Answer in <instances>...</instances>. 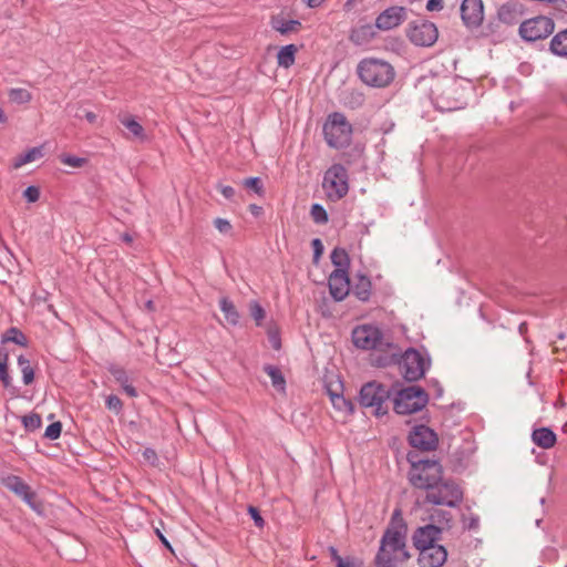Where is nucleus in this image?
Wrapping results in <instances>:
<instances>
[{
    "label": "nucleus",
    "mask_w": 567,
    "mask_h": 567,
    "mask_svg": "<svg viewBox=\"0 0 567 567\" xmlns=\"http://www.w3.org/2000/svg\"><path fill=\"white\" fill-rule=\"evenodd\" d=\"M406 533L408 525L401 511L395 509L380 540V547L374 558L377 567H395L411 557L406 549Z\"/></svg>",
    "instance_id": "1"
},
{
    "label": "nucleus",
    "mask_w": 567,
    "mask_h": 567,
    "mask_svg": "<svg viewBox=\"0 0 567 567\" xmlns=\"http://www.w3.org/2000/svg\"><path fill=\"white\" fill-rule=\"evenodd\" d=\"M472 84L456 76L436 79L430 89V99L434 107L441 112L462 110L467 105Z\"/></svg>",
    "instance_id": "2"
},
{
    "label": "nucleus",
    "mask_w": 567,
    "mask_h": 567,
    "mask_svg": "<svg viewBox=\"0 0 567 567\" xmlns=\"http://www.w3.org/2000/svg\"><path fill=\"white\" fill-rule=\"evenodd\" d=\"M406 461L411 466L408 478L413 487L426 489L442 481L443 466L439 460L423 458L419 452L410 451L406 454Z\"/></svg>",
    "instance_id": "3"
},
{
    "label": "nucleus",
    "mask_w": 567,
    "mask_h": 567,
    "mask_svg": "<svg viewBox=\"0 0 567 567\" xmlns=\"http://www.w3.org/2000/svg\"><path fill=\"white\" fill-rule=\"evenodd\" d=\"M359 79L371 87H385L392 83L395 71L388 61L377 58H364L357 66Z\"/></svg>",
    "instance_id": "4"
},
{
    "label": "nucleus",
    "mask_w": 567,
    "mask_h": 567,
    "mask_svg": "<svg viewBox=\"0 0 567 567\" xmlns=\"http://www.w3.org/2000/svg\"><path fill=\"white\" fill-rule=\"evenodd\" d=\"M392 395L393 388H386L378 381H370L361 386L358 401L361 406L373 409V414L379 417L388 414V401Z\"/></svg>",
    "instance_id": "5"
},
{
    "label": "nucleus",
    "mask_w": 567,
    "mask_h": 567,
    "mask_svg": "<svg viewBox=\"0 0 567 567\" xmlns=\"http://www.w3.org/2000/svg\"><path fill=\"white\" fill-rule=\"evenodd\" d=\"M427 403L429 394L420 385L393 390V411L399 415H410L420 412Z\"/></svg>",
    "instance_id": "6"
},
{
    "label": "nucleus",
    "mask_w": 567,
    "mask_h": 567,
    "mask_svg": "<svg viewBox=\"0 0 567 567\" xmlns=\"http://www.w3.org/2000/svg\"><path fill=\"white\" fill-rule=\"evenodd\" d=\"M323 134L329 146L342 148L351 142L352 125L342 113L333 112L328 116L323 125Z\"/></svg>",
    "instance_id": "7"
},
{
    "label": "nucleus",
    "mask_w": 567,
    "mask_h": 567,
    "mask_svg": "<svg viewBox=\"0 0 567 567\" xmlns=\"http://www.w3.org/2000/svg\"><path fill=\"white\" fill-rule=\"evenodd\" d=\"M425 502L437 506L456 507L463 501V491L452 480L433 484V487L425 489Z\"/></svg>",
    "instance_id": "8"
},
{
    "label": "nucleus",
    "mask_w": 567,
    "mask_h": 567,
    "mask_svg": "<svg viewBox=\"0 0 567 567\" xmlns=\"http://www.w3.org/2000/svg\"><path fill=\"white\" fill-rule=\"evenodd\" d=\"M398 364L400 373L405 381L416 382L430 369L431 360L425 358L419 350L409 348L404 353L400 354Z\"/></svg>",
    "instance_id": "9"
},
{
    "label": "nucleus",
    "mask_w": 567,
    "mask_h": 567,
    "mask_svg": "<svg viewBox=\"0 0 567 567\" xmlns=\"http://www.w3.org/2000/svg\"><path fill=\"white\" fill-rule=\"evenodd\" d=\"M322 187L331 202H338L346 197L349 192L347 168L339 163L331 165L324 173Z\"/></svg>",
    "instance_id": "10"
},
{
    "label": "nucleus",
    "mask_w": 567,
    "mask_h": 567,
    "mask_svg": "<svg viewBox=\"0 0 567 567\" xmlns=\"http://www.w3.org/2000/svg\"><path fill=\"white\" fill-rule=\"evenodd\" d=\"M406 38L416 47L430 48L439 39V30L434 22L420 18L411 21L405 29Z\"/></svg>",
    "instance_id": "11"
},
{
    "label": "nucleus",
    "mask_w": 567,
    "mask_h": 567,
    "mask_svg": "<svg viewBox=\"0 0 567 567\" xmlns=\"http://www.w3.org/2000/svg\"><path fill=\"white\" fill-rule=\"evenodd\" d=\"M353 344L362 350H382L384 347L394 348V344L385 341L383 332L375 326L363 324L352 331Z\"/></svg>",
    "instance_id": "12"
},
{
    "label": "nucleus",
    "mask_w": 567,
    "mask_h": 567,
    "mask_svg": "<svg viewBox=\"0 0 567 567\" xmlns=\"http://www.w3.org/2000/svg\"><path fill=\"white\" fill-rule=\"evenodd\" d=\"M555 29L554 20L549 17L538 16L523 21L518 33L526 42H535L549 37Z\"/></svg>",
    "instance_id": "13"
},
{
    "label": "nucleus",
    "mask_w": 567,
    "mask_h": 567,
    "mask_svg": "<svg viewBox=\"0 0 567 567\" xmlns=\"http://www.w3.org/2000/svg\"><path fill=\"white\" fill-rule=\"evenodd\" d=\"M408 442L416 452H432L439 445V436L431 427L419 424L410 431Z\"/></svg>",
    "instance_id": "14"
},
{
    "label": "nucleus",
    "mask_w": 567,
    "mask_h": 567,
    "mask_svg": "<svg viewBox=\"0 0 567 567\" xmlns=\"http://www.w3.org/2000/svg\"><path fill=\"white\" fill-rule=\"evenodd\" d=\"M409 9L406 7L391 6L378 14L375 27L380 31L393 30L406 21Z\"/></svg>",
    "instance_id": "15"
},
{
    "label": "nucleus",
    "mask_w": 567,
    "mask_h": 567,
    "mask_svg": "<svg viewBox=\"0 0 567 567\" xmlns=\"http://www.w3.org/2000/svg\"><path fill=\"white\" fill-rule=\"evenodd\" d=\"M461 19L467 29H476L484 20L483 0H463L460 7Z\"/></svg>",
    "instance_id": "16"
},
{
    "label": "nucleus",
    "mask_w": 567,
    "mask_h": 567,
    "mask_svg": "<svg viewBox=\"0 0 567 567\" xmlns=\"http://www.w3.org/2000/svg\"><path fill=\"white\" fill-rule=\"evenodd\" d=\"M443 527L435 524H426L417 527L412 535V543L415 548L437 547L436 544L442 536Z\"/></svg>",
    "instance_id": "17"
},
{
    "label": "nucleus",
    "mask_w": 567,
    "mask_h": 567,
    "mask_svg": "<svg viewBox=\"0 0 567 567\" xmlns=\"http://www.w3.org/2000/svg\"><path fill=\"white\" fill-rule=\"evenodd\" d=\"M329 290L336 301H342L350 292V278L348 271L334 269L329 276Z\"/></svg>",
    "instance_id": "18"
},
{
    "label": "nucleus",
    "mask_w": 567,
    "mask_h": 567,
    "mask_svg": "<svg viewBox=\"0 0 567 567\" xmlns=\"http://www.w3.org/2000/svg\"><path fill=\"white\" fill-rule=\"evenodd\" d=\"M419 567H441L447 559V550L442 546L416 548Z\"/></svg>",
    "instance_id": "19"
},
{
    "label": "nucleus",
    "mask_w": 567,
    "mask_h": 567,
    "mask_svg": "<svg viewBox=\"0 0 567 567\" xmlns=\"http://www.w3.org/2000/svg\"><path fill=\"white\" fill-rule=\"evenodd\" d=\"M375 24L361 23V21L350 29L349 40L355 47H365L370 44L378 35Z\"/></svg>",
    "instance_id": "20"
},
{
    "label": "nucleus",
    "mask_w": 567,
    "mask_h": 567,
    "mask_svg": "<svg viewBox=\"0 0 567 567\" xmlns=\"http://www.w3.org/2000/svg\"><path fill=\"white\" fill-rule=\"evenodd\" d=\"M525 13V7L517 0H509L497 9V16L503 24L514 25Z\"/></svg>",
    "instance_id": "21"
},
{
    "label": "nucleus",
    "mask_w": 567,
    "mask_h": 567,
    "mask_svg": "<svg viewBox=\"0 0 567 567\" xmlns=\"http://www.w3.org/2000/svg\"><path fill=\"white\" fill-rule=\"evenodd\" d=\"M400 353L396 347L389 348L384 347L382 350H374L371 354L372 364L378 368H385L392 364H398Z\"/></svg>",
    "instance_id": "22"
},
{
    "label": "nucleus",
    "mask_w": 567,
    "mask_h": 567,
    "mask_svg": "<svg viewBox=\"0 0 567 567\" xmlns=\"http://www.w3.org/2000/svg\"><path fill=\"white\" fill-rule=\"evenodd\" d=\"M107 371L111 373V375L114 378V380L121 385L123 391L130 398H136L138 395L137 390L130 383V378L124 368H122L115 363H111L107 367Z\"/></svg>",
    "instance_id": "23"
},
{
    "label": "nucleus",
    "mask_w": 567,
    "mask_h": 567,
    "mask_svg": "<svg viewBox=\"0 0 567 567\" xmlns=\"http://www.w3.org/2000/svg\"><path fill=\"white\" fill-rule=\"evenodd\" d=\"M269 23H270L271 29L279 32L281 35H287L289 33H297L302 28V24L299 20H296V19L286 20L280 14L271 16Z\"/></svg>",
    "instance_id": "24"
},
{
    "label": "nucleus",
    "mask_w": 567,
    "mask_h": 567,
    "mask_svg": "<svg viewBox=\"0 0 567 567\" xmlns=\"http://www.w3.org/2000/svg\"><path fill=\"white\" fill-rule=\"evenodd\" d=\"M532 441L535 445L548 450L556 444L557 435L550 427L543 426L533 431Z\"/></svg>",
    "instance_id": "25"
},
{
    "label": "nucleus",
    "mask_w": 567,
    "mask_h": 567,
    "mask_svg": "<svg viewBox=\"0 0 567 567\" xmlns=\"http://www.w3.org/2000/svg\"><path fill=\"white\" fill-rule=\"evenodd\" d=\"M372 284L368 276L358 274L354 284L350 287V291L360 300L368 301L371 296Z\"/></svg>",
    "instance_id": "26"
},
{
    "label": "nucleus",
    "mask_w": 567,
    "mask_h": 567,
    "mask_svg": "<svg viewBox=\"0 0 567 567\" xmlns=\"http://www.w3.org/2000/svg\"><path fill=\"white\" fill-rule=\"evenodd\" d=\"M0 483L19 498H22L24 494L31 489L29 484H27L20 476L13 474L2 477Z\"/></svg>",
    "instance_id": "27"
},
{
    "label": "nucleus",
    "mask_w": 567,
    "mask_h": 567,
    "mask_svg": "<svg viewBox=\"0 0 567 567\" xmlns=\"http://www.w3.org/2000/svg\"><path fill=\"white\" fill-rule=\"evenodd\" d=\"M298 48L296 44H287L279 49L277 53V64L280 68L289 69L296 61Z\"/></svg>",
    "instance_id": "28"
},
{
    "label": "nucleus",
    "mask_w": 567,
    "mask_h": 567,
    "mask_svg": "<svg viewBox=\"0 0 567 567\" xmlns=\"http://www.w3.org/2000/svg\"><path fill=\"white\" fill-rule=\"evenodd\" d=\"M219 308L225 316L226 321L230 326H237L240 321V315L236 309L234 302L228 297H223L219 300Z\"/></svg>",
    "instance_id": "29"
},
{
    "label": "nucleus",
    "mask_w": 567,
    "mask_h": 567,
    "mask_svg": "<svg viewBox=\"0 0 567 567\" xmlns=\"http://www.w3.org/2000/svg\"><path fill=\"white\" fill-rule=\"evenodd\" d=\"M549 50L557 56H567V28L553 37L549 43Z\"/></svg>",
    "instance_id": "30"
},
{
    "label": "nucleus",
    "mask_w": 567,
    "mask_h": 567,
    "mask_svg": "<svg viewBox=\"0 0 567 567\" xmlns=\"http://www.w3.org/2000/svg\"><path fill=\"white\" fill-rule=\"evenodd\" d=\"M327 391L336 410L346 412L348 414H352L354 412L355 406L350 399H346L342 394L334 392L330 388H328Z\"/></svg>",
    "instance_id": "31"
},
{
    "label": "nucleus",
    "mask_w": 567,
    "mask_h": 567,
    "mask_svg": "<svg viewBox=\"0 0 567 567\" xmlns=\"http://www.w3.org/2000/svg\"><path fill=\"white\" fill-rule=\"evenodd\" d=\"M262 370L270 377L271 384L278 392L286 391V379L277 365L265 364Z\"/></svg>",
    "instance_id": "32"
},
{
    "label": "nucleus",
    "mask_w": 567,
    "mask_h": 567,
    "mask_svg": "<svg viewBox=\"0 0 567 567\" xmlns=\"http://www.w3.org/2000/svg\"><path fill=\"white\" fill-rule=\"evenodd\" d=\"M331 262L336 269L348 271L350 267V257L344 248L336 247L330 255Z\"/></svg>",
    "instance_id": "33"
},
{
    "label": "nucleus",
    "mask_w": 567,
    "mask_h": 567,
    "mask_svg": "<svg viewBox=\"0 0 567 567\" xmlns=\"http://www.w3.org/2000/svg\"><path fill=\"white\" fill-rule=\"evenodd\" d=\"M503 21L498 19V16L496 14V18L489 20L483 29V35L487 38H492L493 41H499L503 38V30H502Z\"/></svg>",
    "instance_id": "34"
},
{
    "label": "nucleus",
    "mask_w": 567,
    "mask_h": 567,
    "mask_svg": "<svg viewBox=\"0 0 567 567\" xmlns=\"http://www.w3.org/2000/svg\"><path fill=\"white\" fill-rule=\"evenodd\" d=\"M1 342L2 343L13 342V343H16L18 346H21V347H27L28 346L27 337L17 327H10L9 329H7V331L2 334Z\"/></svg>",
    "instance_id": "35"
},
{
    "label": "nucleus",
    "mask_w": 567,
    "mask_h": 567,
    "mask_svg": "<svg viewBox=\"0 0 567 567\" xmlns=\"http://www.w3.org/2000/svg\"><path fill=\"white\" fill-rule=\"evenodd\" d=\"M430 520L432 524H440L441 527L450 529L452 527L453 516L449 511L434 508L430 512Z\"/></svg>",
    "instance_id": "36"
},
{
    "label": "nucleus",
    "mask_w": 567,
    "mask_h": 567,
    "mask_svg": "<svg viewBox=\"0 0 567 567\" xmlns=\"http://www.w3.org/2000/svg\"><path fill=\"white\" fill-rule=\"evenodd\" d=\"M42 156L43 150L41 146L32 147L28 152L16 157L13 165L16 168H19L30 162L41 158Z\"/></svg>",
    "instance_id": "37"
},
{
    "label": "nucleus",
    "mask_w": 567,
    "mask_h": 567,
    "mask_svg": "<svg viewBox=\"0 0 567 567\" xmlns=\"http://www.w3.org/2000/svg\"><path fill=\"white\" fill-rule=\"evenodd\" d=\"M18 365L22 373V381L25 385L34 381V369L31 367L30 360L24 355L18 357Z\"/></svg>",
    "instance_id": "38"
},
{
    "label": "nucleus",
    "mask_w": 567,
    "mask_h": 567,
    "mask_svg": "<svg viewBox=\"0 0 567 567\" xmlns=\"http://www.w3.org/2000/svg\"><path fill=\"white\" fill-rule=\"evenodd\" d=\"M21 499L37 514H44V504L32 488Z\"/></svg>",
    "instance_id": "39"
},
{
    "label": "nucleus",
    "mask_w": 567,
    "mask_h": 567,
    "mask_svg": "<svg viewBox=\"0 0 567 567\" xmlns=\"http://www.w3.org/2000/svg\"><path fill=\"white\" fill-rule=\"evenodd\" d=\"M120 122L132 133L134 137L140 140L145 138V131L143 126L134 117H123Z\"/></svg>",
    "instance_id": "40"
},
{
    "label": "nucleus",
    "mask_w": 567,
    "mask_h": 567,
    "mask_svg": "<svg viewBox=\"0 0 567 567\" xmlns=\"http://www.w3.org/2000/svg\"><path fill=\"white\" fill-rule=\"evenodd\" d=\"M8 96L11 102H14L18 104H25L32 100L31 93L28 90L22 89V87L11 89L9 91Z\"/></svg>",
    "instance_id": "41"
},
{
    "label": "nucleus",
    "mask_w": 567,
    "mask_h": 567,
    "mask_svg": "<svg viewBox=\"0 0 567 567\" xmlns=\"http://www.w3.org/2000/svg\"><path fill=\"white\" fill-rule=\"evenodd\" d=\"M310 216L312 220L318 225H324L329 221V215L326 208L321 204H312L310 208Z\"/></svg>",
    "instance_id": "42"
},
{
    "label": "nucleus",
    "mask_w": 567,
    "mask_h": 567,
    "mask_svg": "<svg viewBox=\"0 0 567 567\" xmlns=\"http://www.w3.org/2000/svg\"><path fill=\"white\" fill-rule=\"evenodd\" d=\"M250 316L256 322V326L260 327L264 319L266 318V311L257 300H251L248 305Z\"/></svg>",
    "instance_id": "43"
},
{
    "label": "nucleus",
    "mask_w": 567,
    "mask_h": 567,
    "mask_svg": "<svg viewBox=\"0 0 567 567\" xmlns=\"http://www.w3.org/2000/svg\"><path fill=\"white\" fill-rule=\"evenodd\" d=\"M22 424L28 432H34L42 425V419L38 413H30L22 416Z\"/></svg>",
    "instance_id": "44"
},
{
    "label": "nucleus",
    "mask_w": 567,
    "mask_h": 567,
    "mask_svg": "<svg viewBox=\"0 0 567 567\" xmlns=\"http://www.w3.org/2000/svg\"><path fill=\"white\" fill-rule=\"evenodd\" d=\"M62 432V423L60 421L49 424L44 432V437L49 440H56Z\"/></svg>",
    "instance_id": "45"
},
{
    "label": "nucleus",
    "mask_w": 567,
    "mask_h": 567,
    "mask_svg": "<svg viewBox=\"0 0 567 567\" xmlns=\"http://www.w3.org/2000/svg\"><path fill=\"white\" fill-rule=\"evenodd\" d=\"M105 406L110 410L118 414L123 409L122 400L115 395L110 394L105 400Z\"/></svg>",
    "instance_id": "46"
},
{
    "label": "nucleus",
    "mask_w": 567,
    "mask_h": 567,
    "mask_svg": "<svg viewBox=\"0 0 567 567\" xmlns=\"http://www.w3.org/2000/svg\"><path fill=\"white\" fill-rule=\"evenodd\" d=\"M244 186L252 189L256 194L261 195L264 193V187L260 177H248L243 182Z\"/></svg>",
    "instance_id": "47"
},
{
    "label": "nucleus",
    "mask_w": 567,
    "mask_h": 567,
    "mask_svg": "<svg viewBox=\"0 0 567 567\" xmlns=\"http://www.w3.org/2000/svg\"><path fill=\"white\" fill-rule=\"evenodd\" d=\"M364 103V95L359 92H351L349 96L347 97L346 105L350 106L351 109H358L362 106Z\"/></svg>",
    "instance_id": "48"
},
{
    "label": "nucleus",
    "mask_w": 567,
    "mask_h": 567,
    "mask_svg": "<svg viewBox=\"0 0 567 567\" xmlns=\"http://www.w3.org/2000/svg\"><path fill=\"white\" fill-rule=\"evenodd\" d=\"M61 162L63 164H65V165L79 168V167H82L84 165L85 158L73 156V155H70V154H63L61 156Z\"/></svg>",
    "instance_id": "49"
},
{
    "label": "nucleus",
    "mask_w": 567,
    "mask_h": 567,
    "mask_svg": "<svg viewBox=\"0 0 567 567\" xmlns=\"http://www.w3.org/2000/svg\"><path fill=\"white\" fill-rule=\"evenodd\" d=\"M23 197L28 203H35L40 198V188L34 185L28 186L23 192Z\"/></svg>",
    "instance_id": "50"
},
{
    "label": "nucleus",
    "mask_w": 567,
    "mask_h": 567,
    "mask_svg": "<svg viewBox=\"0 0 567 567\" xmlns=\"http://www.w3.org/2000/svg\"><path fill=\"white\" fill-rule=\"evenodd\" d=\"M0 381L6 389H10L12 385V378L9 374L8 363L0 362Z\"/></svg>",
    "instance_id": "51"
},
{
    "label": "nucleus",
    "mask_w": 567,
    "mask_h": 567,
    "mask_svg": "<svg viewBox=\"0 0 567 567\" xmlns=\"http://www.w3.org/2000/svg\"><path fill=\"white\" fill-rule=\"evenodd\" d=\"M247 512L257 527L262 528L265 526V519L262 518V516L257 507L250 505V506H248Z\"/></svg>",
    "instance_id": "52"
},
{
    "label": "nucleus",
    "mask_w": 567,
    "mask_h": 567,
    "mask_svg": "<svg viewBox=\"0 0 567 567\" xmlns=\"http://www.w3.org/2000/svg\"><path fill=\"white\" fill-rule=\"evenodd\" d=\"M143 457L152 466H157L159 464L158 455H157L156 451L152 447H146L143 451Z\"/></svg>",
    "instance_id": "53"
},
{
    "label": "nucleus",
    "mask_w": 567,
    "mask_h": 567,
    "mask_svg": "<svg viewBox=\"0 0 567 567\" xmlns=\"http://www.w3.org/2000/svg\"><path fill=\"white\" fill-rule=\"evenodd\" d=\"M337 567H363V560L357 556L348 555L346 560L340 561Z\"/></svg>",
    "instance_id": "54"
},
{
    "label": "nucleus",
    "mask_w": 567,
    "mask_h": 567,
    "mask_svg": "<svg viewBox=\"0 0 567 567\" xmlns=\"http://www.w3.org/2000/svg\"><path fill=\"white\" fill-rule=\"evenodd\" d=\"M463 526L468 530H477L480 527V517L475 514H471L468 518L463 517Z\"/></svg>",
    "instance_id": "55"
},
{
    "label": "nucleus",
    "mask_w": 567,
    "mask_h": 567,
    "mask_svg": "<svg viewBox=\"0 0 567 567\" xmlns=\"http://www.w3.org/2000/svg\"><path fill=\"white\" fill-rule=\"evenodd\" d=\"M313 249V262L317 264L323 254L324 247L320 238H315L311 241Z\"/></svg>",
    "instance_id": "56"
},
{
    "label": "nucleus",
    "mask_w": 567,
    "mask_h": 567,
    "mask_svg": "<svg viewBox=\"0 0 567 567\" xmlns=\"http://www.w3.org/2000/svg\"><path fill=\"white\" fill-rule=\"evenodd\" d=\"M214 226L218 229L219 233L221 234H229L230 230L233 229V226L231 224L229 223V220L227 219H224V218H216L214 220Z\"/></svg>",
    "instance_id": "57"
},
{
    "label": "nucleus",
    "mask_w": 567,
    "mask_h": 567,
    "mask_svg": "<svg viewBox=\"0 0 567 567\" xmlns=\"http://www.w3.org/2000/svg\"><path fill=\"white\" fill-rule=\"evenodd\" d=\"M425 8L430 12L441 11L444 8V1L443 0H427Z\"/></svg>",
    "instance_id": "58"
},
{
    "label": "nucleus",
    "mask_w": 567,
    "mask_h": 567,
    "mask_svg": "<svg viewBox=\"0 0 567 567\" xmlns=\"http://www.w3.org/2000/svg\"><path fill=\"white\" fill-rule=\"evenodd\" d=\"M331 560L336 564V567L339 565L340 561L346 560V556L339 555L338 549L334 546H330L328 548Z\"/></svg>",
    "instance_id": "59"
},
{
    "label": "nucleus",
    "mask_w": 567,
    "mask_h": 567,
    "mask_svg": "<svg viewBox=\"0 0 567 567\" xmlns=\"http://www.w3.org/2000/svg\"><path fill=\"white\" fill-rule=\"evenodd\" d=\"M218 189L227 199H233V197L235 196V189L229 185H220Z\"/></svg>",
    "instance_id": "60"
},
{
    "label": "nucleus",
    "mask_w": 567,
    "mask_h": 567,
    "mask_svg": "<svg viewBox=\"0 0 567 567\" xmlns=\"http://www.w3.org/2000/svg\"><path fill=\"white\" fill-rule=\"evenodd\" d=\"M269 341L275 350H279L281 348V340L277 332L269 333Z\"/></svg>",
    "instance_id": "61"
},
{
    "label": "nucleus",
    "mask_w": 567,
    "mask_h": 567,
    "mask_svg": "<svg viewBox=\"0 0 567 567\" xmlns=\"http://www.w3.org/2000/svg\"><path fill=\"white\" fill-rule=\"evenodd\" d=\"M155 533L158 537V539L161 540V543L172 553H174V549L171 545V543L168 542V539L165 537V535L159 530V529H155Z\"/></svg>",
    "instance_id": "62"
},
{
    "label": "nucleus",
    "mask_w": 567,
    "mask_h": 567,
    "mask_svg": "<svg viewBox=\"0 0 567 567\" xmlns=\"http://www.w3.org/2000/svg\"><path fill=\"white\" fill-rule=\"evenodd\" d=\"M249 212L255 216V217H258L262 214V207L261 206H258L256 204H250L249 205Z\"/></svg>",
    "instance_id": "63"
},
{
    "label": "nucleus",
    "mask_w": 567,
    "mask_h": 567,
    "mask_svg": "<svg viewBox=\"0 0 567 567\" xmlns=\"http://www.w3.org/2000/svg\"><path fill=\"white\" fill-rule=\"evenodd\" d=\"M363 0H347L343 4V10L346 12L351 11L358 2H362Z\"/></svg>",
    "instance_id": "64"
}]
</instances>
